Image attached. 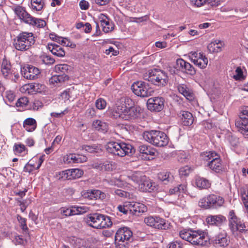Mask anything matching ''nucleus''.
Wrapping results in <instances>:
<instances>
[{
	"instance_id": "1",
	"label": "nucleus",
	"mask_w": 248,
	"mask_h": 248,
	"mask_svg": "<svg viewBox=\"0 0 248 248\" xmlns=\"http://www.w3.org/2000/svg\"><path fill=\"white\" fill-rule=\"evenodd\" d=\"M132 100L129 97L121 98L110 110V116L114 119L131 122L138 120L141 116V108L137 106H132Z\"/></svg>"
},
{
	"instance_id": "2",
	"label": "nucleus",
	"mask_w": 248,
	"mask_h": 248,
	"mask_svg": "<svg viewBox=\"0 0 248 248\" xmlns=\"http://www.w3.org/2000/svg\"><path fill=\"white\" fill-rule=\"evenodd\" d=\"M179 235L182 239L189 242L193 245L206 246L209 241L207 232L201 230L184 229L180 232Z\"/></svg>"
},
{
	"instance_id": "3",
	"label": "nucleus",
	"mask_w": 248,
	"mask_h": 248,
	"mask_svg": "<svg viewBox=\"0 0 248 248\" xmlns=\"http://www.w3.org/2000/svg\"><path fill=\"white\" fill-rule=\"evenodd\" d=\"M106 150L108 153L121 157L126 155L130 156L135 152V149L131 144L115 141L108 142L106 145Z\"/></svg>"
},
{
	"instance_id": "4",
	"label": "nucleus",
	"mask_w": 248,
	"mask_h": 248,
	"mask_svg": "<svg viewBox=\"0 0 248 248\" xmlns=\"http://www.w3.org/2000/svg\"><path fill=\"white\" fill-rule=\"evenodd\" d=\"M142 137L148 142L157 147L165 146L169 142L167 135L158 130L145 131L142 134Z\"/></svg>"
},
{
	"instance_id": "5",
	"label": "nucleus",
	"mask_w": 248,
	"mask_h": 248,
	"mask_svg": "<svg viewBox=\"0 0 248 248\" xmlns=\"http://www.w3.org/2000/svg\"><path fill=\"white\" fill-rule=\"evenodd\" d=\"M35 42L34 34L25 31L18 34L14 40L13 45L17 50L25 51L29 49Z\"/></svg>"
},
{
	"instance_id": "6",
	"label": "nucleus",
	"mask_w": 248,
	"mask_h": 248,
	"mask_svg": "<svg viewBox=\"0 0 248 248\" xmlns=\"http://www.w3.org/2000/svg\"><path fill=\"white\" fill-rule=\"evenodd\" d=\"M86 221L90 226L97 229L109 228L112 225L110 217L97 213L91 215Z\"/></svg>"
},
{
	"instance_id": "7",
	"label": "nucleus",
	"mask_w": 248,
	"mask_h": 248,
	"mask_svg": "<svg viewBox=\"0 0 248 248\" xmlns=\"http://www.w3.org/2000/svg\"><path fill=\"white\" fill-rule=\"evenodd\" d=\"M143 78L156 85L165 86L168 81L167 74L163 71L154 69L143 75Z\"/></svg>"
},
{
	"instance_id": "8",
	"label": "nucleus",
	"mask_w": 248,
	"mask_h": 248,
	"mask_svg": "<svg viewBox=\"0 0 248 248\" xmlns=\"http://www.w3.org/2000/svg\"><path fill=\"white\" fill-rule=\"evenodd\" d=\"M15 12L21 20L30 25L37 28H43L46 25L45 20L33 17L21 6L16 7Z\"/></svg>"
},
{
	"instance_id": "9",
	"label": "nucleus",
	"mask_w": 248,
	"mask_h": 248,
	"mask_svg": "<svg viewBox=\"0 0 248 248\" xmlns=\"http://www.w3.org/2000/svg\"><path fill=\"white\" fill-rule=\"evenodd\" d=\"M133 233L128 227L119 228L115 236V244L116 248H128L129 241L132 238Z\"/></svg>"
},
{
	"instance_id": "10",
	"label": "nucleus",
	"mask_w": 248,
	"mask_h": 248,
	"mask_svg": "<svg viewBox=\"0 0 248 248\" xmlns=\"http://www.w3.org/2000/svg\"><path fill=\"white\" fill-rule=\"evenodd\" d=\"M131 89L136 95L142 97L151 96L154 93L153 90L149 87L147 83L141 81L134 82Z\"/></svg>"
},
{
	"instance_id": "11",
	"label": "nucleus",
	"mask_w": 248,
	"mask_h": 248,
	"mask_svg": "<svg viewBox=\"0 0 248 248\" xmlns=\"http://www.w3.org/2000/svg\"><path fill=\"white\" fill-rule=\"evenodd\" d=\"M235 125L242 134L248 135V107L241 108L239 119L235 122Z\"/></svg>"
},
{
	"instance_id": "12",
	"label": "nucleus",
	"mask_w": 248,
	"mask_h": 248,
	"mask_svg": "<svg viewBox=\"0 0 248 248\" xmlns=\"http://www.w3.org/2000/svg\"><path fill=\"white\" fill-rule=\"evenodd\" d=\"M229 227L232 233L237 231L243 232L246 231L245 224L240 218L237 217L233 210H231L229 212Z\"/></svg>"
},
{
	"instance_id": "13",
	"label": "nucleus",
	"mask_w": 248,
	"mask_h": 248,
	"mask_svg": "<svg viewBox=\"0 0 248 248\" xmlns=\"http://www.w3.org/2000/svg\"><path fill=\"white\" fill-rule=\"evenodd\" d=\"M191 61L196 66L201 69L206 68L208 61L207 58L202 52L191 51L188 54Z\"/></svg>"
},
{
	"instance_id": "14",
	"label": "nucleus",
	"mask_w": 248,
	"mask_h": 248,
	"mask_svg": "<svg viewBox=\"0 0 248 248\" xmlns=\"http://www.w3.org/2000/svg\"><path fill=\"white\" fill-rule=\"evenodd\" d=\"M144 221L148 226L158 229H166L168 228L165 219L159 217H148L144 218Z\"/></svg>"
},
{
	"instance_id": "15",
	"label": "nucleus",
	"mask_w": 248,
	"mask_h": 248,
	"mask_svg": "<svg viewBox=\"0 0 248 248\" xmlns=\"http://www.w3.org/2000/svg\"><path fill=\"white\" fill-rule=\"evenodd\" d=\"M84 174L83 170L79 169H68L60 172L59 179L62 180H74L80 178Z\"/></svg>"
},
{
	"instance_id": "16",
	"label": "nucleus",
	"mask_w": 248,
	"mask_h": 248,
	"mask_svg": "<svg viewBox=\"0 0 248 248\" xmlns=\"http://www.w3.org/2000/svg\"><path fill=\"white\" fill-rule=\"evenodd\" d=\"M164 99L163 97H155L148 99L147 108L152 111L159 112L164 107Z\"/></svg>"
},
{
	"instance_id": "17",
	"label": "nucleus",
	"mask_w": 248,
	"mask_h": 248,
	"mask_svg": "<svg viewBox=\"0 0 248 248\" xmlns=\"http://www.w3.org/2000/svg\"><path fill=\"white\" fill-rule=\"evenodd\" d=\"M230 238L225 231H222L217 234L213 238V242L217 248H224L230 244Z\"/></svg>"
},
{
	"instance_id": "18",
	"label": "nucleus",
	"mask_w": 248,
	"mask_h": 248,
	"mask_svg": "<svg viewBox=\"0 0 248 248\" xmlns=\"http://www.w3.org/2000/svg\"><path fill=\"white\" fill-rule=\"evenodd\" d=\"M21 72L25 78L30 80L37 78L40 74L39 69L32 65H27L21 68Z\"/></svg>"
},
{
	"instance_id": "19",
	"label": "nucleus",
	"mask_w": 248,
	"mask_h": 248,
	"mask_svg": "<svg viewBox=\"0 0 248 248\" xmlns=\"http://www.w3.org/2000/svg\"><path fill=\"white\" fill-rule=\"evenodd\" d=\"M130 213L133 215L140 216L147 211V207L142 203L129 202Z\"/></svg>"
},
{
	"instance_id": "20",
	"label": "nucleus",
	"mask_w": 248,
	"mask_h": 248,
	"mask_svg": "<svg viewBox=\"0 0 248 248\" xmlns=\"http://www.w3.org/2000/svg\"><path fill=\"white\" fill-rule=\"evenodd\" d=\"M139 189L142 192H151L155 189V183L147 178L145 176L142 178V180L139 186Z\"/></svg>"
},
{
	"instance_id": "21",
	"label": "nucleus",
	"mask_w": 248,
	"mask_h": 248,
	"mask_svg": "<svg viewBox=\"0 0 248 248\" xmlns=\"http://www.w3.org/2000/svg\"><path fill=\"white\" fill-rule=\"evenodd\" d=\"M63 160L66 164L79 163L86 161L87 157L79 155L70 154L65 155Z\"/></svg>"
},
{
	"instance_id": "22",
	"label": "nucleus",
	"mask_w": 248,
	"mask_h": 248,
	"mask_svg": "<svg viewBox=\"0 0 248 248\" xmlns=\"http://www.w3.org/2000/svg\"><path fill=\"white\" fill-rule=\"evenodd\" d=\"M208 166L212 170L217 173H220L225 170L224 166L222 163V161L219 155L217 158H213V160L209 161L208 163Z\"/></svg>"
},
{
	"instance_id": "23",
	"label": "nucleus",
	"mask_w": 248,
	"mask_h": 248,
	"mask_svg": "<svg viewBox=\"0 0 248 248\" xmlns=\"http://www.w3.org/2000/svg\"><path fill=\"white\" fill-rule=\"evenodd\" d=\"M1 72L3 77L6 79H11L14 70L12 69L9 61L4 59L1 65Z\"/></svg>"
},
{
	"instance_id": "24",
	"label": "nucleus",
	"mask_w": 248,
	"mask_h": 248,
	"mask_svg": "<svg viewBox=\"0 0 248 248\" xmlns=\"http://www.w3.org/2000/svg\"><path fill=\"white\" fill-rule=\"evenodd\" d=\"M176 64L182 71L185 70L186 73L191 75L196 73V70L194 67L189 63L186 62L182 59H178L176 61Z\"/></svg>"
},
{
	"instance_id": "25",
	"label": "nucleus",
	"mask_w": 248,
	"mask_h": 248,
	"mask_svg": "<svg viewBox=\"0 0 248 248\" xmlns=\"http://www.w3.org/2000/svg\"><path fill=\"white\" fill-rule=\"evenodd\" d=\"M178 115L181 118L182 124L184 125L189 126L193 124L194 118L190 112L187 111H180Z\"/></svg>"
},
{
	"instance_id": "26",
	"label": "nucleus",
	"mask_w": 248,
	"mask_h": 248,
	"mask_svg": "<svg viewBox=\"0 0 248 248\" xmlns=\"http://www.w3.org/2000/svg\"><path fill=\"white\" fill-rule=\"evenodd\" d=\"M225 44L220 40H215L209 43L207 46L208 50L211 53H217L222 51Z\"/></svg>"
},
{
	"instance_id": "27",
	"label": "nucleus",
	"mask_w": 248,
	"mask_h": 248,
	"mask_svg": "<svg viewBox=\"0 0 248 248\" xmlns=\"http://www.w3.org/2000/svg\"><path fill=\"white\" fill-rule=\"evenodd\" d=\"M226 220L225 217L221 215H210L206 217V222L211 225L220 226Z\"/></svg>"
},
{
	"instance_id": "28",
	"label": "nucleus",
	"mask_w": 248,
	"mask_h": 248,
	"mask_svg": "<svg viewBox=\"0 0 248 248\" xmlns=\"http://www.w3.org/2000/svg\"><path fill=\"white\" fill-rule=\"evenodd\" d=\"M210 208H217L221 206L224 202V199L219 196L215 194L209 195Z\"/></svg>"
},
{
	"instance_id": "29",
	"label": "nucleus",
	"mask_w": 248,
	"mask_h": 248,
	"mask_svg": "<svg viewBox=\"0 0 248 248\" xmlns=\"http://www.w3.org/2000/svg\"><path fill=\"white\" fill-rule=\"evenodd\" d=\"M179 92L183 94L187 100H192L194 99V94L192 90L186 85L184 84H179L177 86Z\"/></svg>"
},
{
	"instance_id": "30",
	"label": "nucleus",
	"mask_w": 248,
	"mask_h": 248,
	"mask_svg": "<svg viewBox=\"0 0 248 248\" xmlns=\"http://www.w3.org/2000/svg\"><path fill=\"white\" fill-rule=\"evenodd\" d=\"M99 19L103 31L105 32H109L113 30L114 25L112 23L110 22L107 17L104 15L101 14L100 15Z\"/></svg>"
},
{
	"instance_id": "31",
	"label": "nucleus",
	"mask_w": 248,
	"mask_h": 248,
	"mask_svg": "<svg viewBox=\"0 0 248 248\" xmlns=\"http://www.w3.org/2000/svg\"><path fill=\"white\" fill-rule=\"evenodd\" d=\"M37 125L36 121L32 118H28L23 123V128L29 132L34 131L36 129Z\"/></svg>"
},
{
	"instance_id": "32",
	"label": "nucleus",
	"mask_w": 248,
	"mask_h": 248,
	"mask_svg": "<svg viewBox=\"0 0 248 248\" xmlns=\"http://www.w3.org/2000/svg\"><path fill=\"white\" fill-rule=\"evenodd\" d=\"M47 48L51 53L57 57H62L65 56V51L60 46L56 44H50L47 46Z\"/></svg>"
},
{
	"instance_id": "33",
	"label": "nucleus",
	"mask_w": 248,
	"mask_h": 248,
	"mask_svg": "<svg viewBox=\"0 0 248 248\" xmlns=\"http://www.w3.org/2000/svg\"><path fill=\"white\" fill-rule=\"evenodd\" d=\"M195 185L200 189H207L210 187L209 181L200 176H196L195 178Z\"/></svg>"
},
{
	"instance_id": "34",
	"label": "nucleus",
	"mask_w": 248,
	"mask_h": 248,
	"mask_svg": "<svg viewBox=\"0 0 248 248\" xmlns=\"http://www.w3.org/2000/svg\"><path fill=\"white\" fill-rule=\"evenodd\" d=\"M38 86V84L37 83L25 84L20 88V91L25 93L32 94L34 92H37Z\"/></svg>"
},
{
	"instance_id": "35",
	"label": "nucleus",
	"mask_w": 248,
	"mask_h": 248,
	"mask_svg": "<svg viewBox=\"0 0 248 248\" xmlns=\"http://www.w3.org/2000/svg\"><path fill=\"white\" fill-rule=\"evenodd\" d=\"M143 176H145V175H142L140 172L135 171L130 175H127L128 179L127 181L128 182H130V181H133L139 186V184L142 181Z\"/></svg>"
},
{
	"instance_id": "36",
	"label": "nucleus",
	"mask_w": 248,
	"mask_h": 248,
	"mask_svg": "<svg viewBox=\"0 0 248 248\" xmlns=\"http://www.w3.org/2000/svg\"><path fill=\"white\" fill-rule=\"evenodd\" d=\"M69 77L65 74L59 75H54L52 76L49 79L50 84L56 85L59 83H61L66 80H68Z\"/></svg>"
},
{
	"instance_id": "37",
	"label": "nucleus",
	"mask_w": 248,
	"mask_h": 248,
	"mask_svg": "<svg viewBox=\"0 0 248 248\" xmlns=\"http://www.w3.org/2000/svg\"><path fill=\"white\" fill-rule=\"evenodd\" d=\"M187 192V185L186 184H180L169 190V193L171 195L186 193Z\"/></svg>"
},
{
	"instance_id": "38",
	"label": "nucleus",
	"mask_w": 248,
	"mask_h": 248,
	"mask_svg": "<svg viewBox=\"0 0 248 248\" xmlns=\"http://www.w3.org/2000/svg\"><path fill=\"white\" fill-rule=\"evenodd\" d=\"M158 179L163 182L164 184L172 182L173 180V176L169 172H161L158 174Z\"/></svg>"
},
{
	"instance_id": "39",
	"label": "nucleus",
	"mask_w": 248,
	"mask_h": 248,
	"mask_svg": "<svg viewBox=\"0 0 248 248\" xmlns=\"http://www.w3.org/2000/svg\"><path fill=\"white\" fill-rule=\"evenodd\" d=\"M139 151L141 154L147 155H150L151 156H155L156 153L155 149L146 145H140L139 147Z\"/></svg>"
},
{
	"instance_id": "40",
	"label": "nucleus",
	"mask_w": 248,
	"mask_h": 248,
	"mask_svg": "<svg viewBox=\"0 0 248 248\" xmlns=\"http://www.w3.org/2000/svg\"><path fill=\"white\" fill-rule=\"evenodd\" d=\"M44 5V0H31V8L34 11H41L43 8Z\"/></svg>"
},
{
	"instance_id": "41",
	"label": "nucleus",
	"mask_w": 248,
	"mask_h": 248,
	"mask_svg": "<svg viewBox=\"0 0 248 248\" xmlns=\"http://www.w3.org/2000/svg\"><path fill=\"white\" fill-rule=\"evenodd\" d=\"M93 126L97 130H100L103 132H106L108 130V125L106 123L103 122L100 120H95L93 123Z\"/></svg>"
},
{
	"instance_id": "42",
	"label": "nucleus",
	"mask_w": 248,
	"mask_h": 248,
	"mask_svg": "<svg viewBox=\"0 0 248 248\" xmlns=\"http://www.w3.org/2000/svg\"><path fill=\"white\" fill-rule=\"evenodd\" d=\"M218 154H217L215 151H210L203 153L202 154V156L203 159L206 161H208L209 162L213 160V158H217V157H218Z\"/></svg>"
},
{
	"instance_id": "43",
	"label": "nucleus",
	"mask_w": 248,
	"mask_h": 248,
	"mask_svg": "<svg viewBox=\"0 0 248 248\" xmlns=\"http://www.w3.org/2000/svg\"><path fill=\"white\" fill-rule=\"evenodd\" d=\"M73 206L75 215L84 214L89 210V207L85 205Z\"/></svg>"
},
{
	"instance_id": "44",
	"label": "nucleus",
	"mask_w": 248,
	"mask_h": 248,
	"mask_svg": "<svg viewBox=\"0 0 248 248\" xmlns=\"http://www.w3.org/2000/svg\"><path fill=\"white\" fill-rule=\"evenodd\" d=\"M209 195L200 199L199 202V205L204 209H210V204L209 203Z\"/></svg>"
},
{
	"instance_id": "45",
	"label": "nucleus",
	"mask_w": 248,
	"mask_h": 248,
	"mask_svg": "<svg viewBox=\"0 0 248 248\" xmlns=\"http://www.w3.org/2000/svg\"><path fill=\"white\" fill-rule=\"evenodd\" d=\"M40 59L42 63L48 65L54 64L55 62L54 59L48 55L41 56Z\"/></svg>"
},
{
	"instance_id": "46",
	"label": "nucleus",
	"mask_w": 248,
	"mask_h": 248,
	"mask_svg": "<svg viewBox=\"0 0 248 248\" xmlns=\"http://www.w3.org/2000/svg\"><path fill=\"white\" fill-rule=\"evenodd\" d=\"M103 170L110 171L115 168V163L113 162L106 161L102 164Z\"/></svg>"
},
{
	"instance_id": "47",
	"label": "nucleus",
	"mask_w": 248,
	"mask_h": 248,
	"mask_svg": "<svg viewBox=\"0 0 248 248\" xmlns=\"http://www.w3.org/2000/svg\"><path fill=\"white\" fill-rule=\"evenodd\" d=\"M108 182L111 186H117L119 187H122L125 185L124 182L122 180L121 178L112 179Z\"/></svg>"
},
{
	"instance_id": "48",
	"label": "nucleus",
	"mask_w": 248,
	"mask_h": 248,
	"mask_svg": "<svg viewBox=\"0 0 248 248\" xmlns=\"http://www.w3.org/2000/svg\"><path fill=\"white\" fill-rule=\"evenodd\" d=\"M61 213L65 217L75 215L74 206L71 207L70 208L62 207L61 209Z\"/></svg>"
},
{
	"instance_id": "49",
	"label": "nucleus",
	"mask_w": 248,
	"mask_h": 248,
	"mask_svg": "<svg viewBox=\"0 0 248 248\" xmlns=\"http://www.w3.org/2000/svg\"><path fill=\"white\" fill-rule=\"evenodd\" d=\"M130 204L129 202H126L124 203V205H120L118 206V210L121 213L124 215H126L128 212H130Z\"/></svg>"
},
{
	"instance_id": "50",
	"label": "nucleus",
	"mask_w": 248,
	"mask_h": 248,
	"mask_svg": "<svg viewBox=\"0 0 248 248\" xmlns=\"http://www.w3.org/2000/svg\"><path fill=\"white\" fill-rule=\"evenodd\" d=\"M112 193L114 194L117 195L118 196L120 197H124V198H130V196L129 193H128L126 191L122 190L121 189H116L113 190L112 191Z\"/></svg>"
},
{
	"instance_id": "51",
	"label": "nucleus",
	"mask_w": 248,
	"mask_h": 248,
	"mask_svg": "<svg viewBox=\"0 0 248 248\" xmlns=\"http://www.w3.org/2000/svg\"><path fill=\"white\" fill-rule=\"evenodd\" d=\"M106 106L107 103L103 98H100L95 101V106L98 109H104L106 107Z\"/></svg>"
},
{
	"instance_id": "52",
	"label": "nucleus",
	"mask_w": 248,
	"mask_h": 248,
	"mask_svg": "<svg viewBox=\"0 0 248 248\" xmlns=\"http://www.w3.org/2000/svg\"><path fill=\"white\" fill-rule=\"evenodd\" d=\"M28 102L29 100L27 97H22L17 100L16 103V106L17 107L23 108L28 105Z\"/></svg>"
},
{
	"instance_id": "53",
	"label": "nucleus",
	"mask_w": 248,
	"mask_h": 248,
	"mask_svg": "<svg viewBox=\"0 0 248 248\" xmlns=\"http://www.w3.org/2000/svg\"><path fill=\"white\" fill-rule=\"evenodd\" d=\"M233 78L235 80H241L244 78L243 72L240 67H237L235 71V74L233 76Z\"/></svg>"
},
{
	"instance_id": "54",
	"label": "nucleus",
	"mask_w": 248,
	"mask_h": 248,
	"mask_svg": "<svg viewBox=\"0 0 248 248\" xmlns=\"http://www.w3.org/2000/svg\"><path fill=\"white\" fill-rule=\"evenodd\" d=\"M191 171V169L188 166L181 168L179 170V174L181 176H187Z\"/></svg>"
},
{
	"instance_id": "55",
	"label": "nucleus",
	"mask_w": 248,
	"mask_h": 248,
	"mask_svg": "<svg viewBox=\"0 0 248 248\" xmlns=\"http://www.w3.org/2000/svg\"><path fill=\"white\" fill-rule=\"evenodd\" d=\"M82 149L85 150L86 151L93 153L97 152L98 150V146L93 145H84L82 146Z\"/></svg>"
},
{
	"instance_id": "56",
	"label": "nucleus",
	"mask_w": 248,
	"mask_h": 248,
	"mask_svg": "<svg viewBox=\"0 0 248 248\" xmlns=\"http://www.w3.org/2000/svg\"><path fill=\"white\" fill-rule=\"evenodd\" d=\"M17 219L19 223L20 224V227L23 230H28V227L26 224V219L22 217L21 216L17 215Z\"/></svg>"
},
{
	"instance_id": "57",
	"label": "nucleus",
	"mask_w": 248,
	"mask_h": 248,
	"mask_svg": "<svg viewBox=\"0 0 248 248\" xmlns=\"http://www.w3.org/2000/svg\"><path fill=\"white\" fill-rule=\"evenodd\" d=\"M70 66L67 64H59L55 66V70L56 72H61L64 74V73L68 71Z\"/></svg>"
},
{
	"instance_id": "58",
	"label": "nucleus",
	"mask_w": 248,
	"mask_h": 248,
	"mask_svg": "<svg viewBox=\"0 0 248 248\" xmlns=\"http://www.w3.org/2000/svg\"><path fill=\"white\" fill-rule=\"evenodd\" d=\"M14 148L16 153L18 154H21L26 151L25 146L22 144H16Z\"/></svg>"
},
{
	"instance_id": "59",
	"label": "nucleus",
	"mask_w": 248,
	"mask_h": 248,
	"mask_svg": "<svg viewBox=\"0 0 248 248\" xmlns=\"http://www.w3.org/2000/svg\"><path fill=\"white\" fill-rule=\"evenodd\" d=\"M91 193L94 195V197L97 198H104L105 197V194L103 192H102L99 190H91Z\"/></svg>"
},
{
	"instance_id": "60",
	"label": "nucleus",
	"mask_w": 248,
	"mask_h": 248,
	"mask_svg": "<svg viewBox=\"0 0 248 248\" xmlns=\"http://www.w3.org/2000/svg\"><path fill=\"white\" fill-rule=\"evenodd\" d=\"M207 0H190L192 4L197 7H201L206 3Z\"/></svg>"
},
{
	"instance_id": "61",
	"label": "nucleus",
	"mask_w": 248,
	"mask_h": 248,
	"mask_svg": "<svg viewBox=\"0 0 248 248\" xmlns=\"http://www.w3.org/2000/svg\"><path fill=\"white\" fill-rule=\"evenodd\" d=\"M169 248H183V244L179 241H175L170 244Z\"/></svg>"
},
{
	"instance_id": "62",
	"label": "nucleus",
	"mask_w": 248,
	"mask_h": 248,
	"mask_svg": "<svg viewBox=\"0 0 248 248\" xmlns=\"http://www.w3.org/2000/svg\"><path fill=\"white\" fill-rule=\"evenodd\" d=\"M79 6L82 10H87L89 8V3L85 0H82L79 2Z\"/></svg>"
},
{
	"instance_id": "63",
	"label": "nucleus",
	"mask_w": 248,
	"mask_h": 248,
	"mask_svg": "<svg viewBox=\"0 0 248 248\" xmlns=\"http://www.w3.org/2000/svg\"><path fill=\"white\" fill-rule=\"evenodd\" d=\"M6 97L10 102H11L15 99V95L13 92L9 91L6 92Z\"/></svg>"
},
{
	"instance_id": "64",
	"label": "nucleus",
	"mask_w": 248,
	"mask_h": 248,
	"mask_svg": "<svg viewBox=\"0 0 248 248\" xmlns=\"http://www.w3.org/2000/svg\"><path fill=\"white\" fill-rule=\"evenodd\" d=\"M102 164L103 162H94L91 164V167L93 168L96 169L100 170H103Z\"/></svg>"
}]
</instances>
